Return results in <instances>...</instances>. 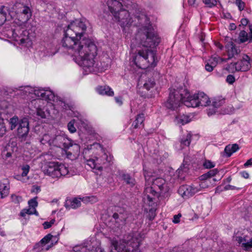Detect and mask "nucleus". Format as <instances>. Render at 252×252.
<instances>
[{"label":"nucleus","mask_w":252,"mask_h":252,"mask_svg":"<svg viewBox=\"0 0 252 252\" xmlns=\"http://www.w3.org/2000/svg\"><path fill=\"white\" fill-rule=\"evenodd\" d=\"M249 165H252V158H250L244 164L245 166H248Z\"/></svg>","instance_id":"obj_61"},{"label":"nucleus","mask_w":252,"mask_h":252,"mask_svg":"<svg viewBox=\"0 0 252 252\" xmlns=\"http://www.w3.org/2000/svg\"><path fill=\"white\" fill-rule=\"evenodd\" d=\"M79 247H75L74 248V251L77 252L79 251ZM80 252H93V250L90 251L87 247H82L81 248Z\"/></svg>","instance_id":"obj_47"},{"label":"nucleus","mask_w":252,"mask_h":252,"mask_svg":"<svg viewBox=\"0 0 252 252\" xmlns=\"http://www.w3.org/2000/svg\"><path fill=\"white\" fill-rule=\"evenodd\" d=\"M218 173V170L217 169H213L210 170L208 173L202 175L201 176V178L202 179H210L211 180V177L215 176Z\"/></svg>","instance_id":"obj_35"},{"label":"nucleus","mask_w":252,"mask_h":252,"mask_svg":"<svg viewBox=\"0 0 252 252\" xmlns=\"http://www.w3.org/2000/svg\"><path fill=\"white\" fill-rule=\"evenodd\" d=\"M29 122L27 118L20 119V123L17 127V136L22 140H25L29 132Z\"/></svg>","instance_id":"obj_14"},{"label":"nucleus","mask_w":252,"mask_h":252,"mask_svg":"<svg viewBox=\"0 0 252 252\" xmlns=\"http://www.w3.org/2000/svg\"><path fill=\"white\" fill-rule=\"evenodd\" d=\"M6 20L5 13L0 9V26L2 25Z\"/></svg>","instance_id":"obj_51"},{"label":"nucleus","mask_w":252,"mask_h":252,"mask_svg":"<svg viewBox=\"0 0 252 252\" xmlns=\"http://www.w3.org/2000/svg\"><path fill=\"white\" fill-rule=\"evenodd\" d=\"M29 207L32 209V211H36V207L37 206L38 203L36 200V198H32L28 201Z\"/></svg>","instance_id":"obj_38"},{"label":"nucleus","mask_w":252,"mask_h":252,"mask_svg":"<svg viewBox=\"0 0 252 252\" xmlns=\"http://www.w3.org/2000/svg\"><path fill=\"white\" fill-rule=\"evenodd\" d=\"M176 120L178 124L185 125L190 121L189 117L183 114L182 115H179L176 117Z\"/></svg>","instance_id":"obj_28"},{"label":"nucleus","mask_w":252,"mask_h":252,"mask_svg":"<svg viewBox=\"0 0 252 252\" xmlns=\"http://www.w3.org/2000/svg\"><path fill=\"white\" fill-rule=\"evenodd\" d=\"M238 39L240 43L252 42V25H249L247 30L241 31Z\"/></svg>","instance_id":"obj_18"},{"label":"nucleus","mask_w":252,"mask_h":252,"mask_svg":"<svg viewBox=\"0 0 252 252\" xmlns=\"http://www.w3.org/2000/svg\"><path fill=\"white\" fill-rule=\"evenodd\" d=\"M81 205L80 198H74L72 200H69L67 202L65 206L66 208L70 207L72 209H76Z\"/></svg>","instance_id":"obj_25"},{"label":"nucleus","mask_w":252,"mask_h":252,"mask_svg":"<svg viewBox=\"0 0 252 252\" xmlns=\"http://www.w3.org/2000/svg\"><path fill=\"white\" fill-rule=\"evenodd\" d=\"M182 92H185V90H170L168 99L165 103V106L167 108L174 110L180 106L182 103H184V100L187 99L186 92L183 96Z\"/></svg>","instance_id":"obj_9"},{"label":"nucleus","mask_w":252,"mask_h":252,"mask_svg":"<svg viewBox=\"0 0 252 252\" xmlns=\"http://www.w3.org/2000/svg\"><path fill=\"white\" fill-rule=\"evenodd\" d=\"M242 246L245 248L246 250L252 248V238L250 240H247L246 242L242 244Z\"/></svg>","instance_id":"obj_42"},{"label":"nucleus","mask_w":252,"mask_h":252,"mask_svg":"<svg viewBox=\"0 0 252 252\" xmlns=\"http://www.w3.org/2000/svg\"><path fill=\"white\" fill-rule=\"evenodd\" d=\"M155 85V82L154 79L150 78L148 79V80L146 81V82L144 83L143 87L146 90H149L151 88H153Z\"/></svg>","instance_id":"obj_34"},{"label":"nucleus","mask_w":252,"mask_h":252,"mask_svg":"<svg viewBox=\"0 0 252 252\" xmlns=\"http://www.w3.org/2000/svg\"><path fill=\"white\" fill-rule=\"evenodd\" d=\"M216 66V63L215 62L213 63V64H210L209 63H207L205 65V69L208 72H211L213 71L214 68Z\"/></svg>","instance_id":"obj_45"},{"label":"nucleus","mask_w":252,"mask_h":252,"mask_svg":"<svg viewBox=\"0 0 252 252\" xmlns=\"http://www.w3.org/2000/svg\"><path fill=\"white\" fill-rule=\"evenodd\" d=\"M116 102L119 105H122L123 103L122 97L121 96H118L115 97Z\"/></svg>","instance_id":"obj_56"},{"label":"nucleus","mask_w":252,"mask_h":252,"mask_svg":"<svg viewBox=\"0 0 252 252\" xmlns=\"http://www.w3.org/2000/svg\"><path fill=\"white\" fill-rule=\"evenodd\" d=\"M117 176L122 180H124L126 184L129 185L130 186L134 185L135 180L131 177L128 174L126 173L124 171H119L117 172Z\"/></svg>","instance_id":"obj_22"},{"label":"nucleus","mask_w":252,"mask_h":252,"mask_svg":"<svg viewBox=\"0 0 252 252\" xmlns=\"http://www.w3.org/2000/svg\"><path fill=\"white\" fill-rule=\"evenodd\" d=\"M141 238L137 233H131L124 236V238L118 242L111 240L112 248L110 252H139Z\"/></svg>","instance_id":"obj_4"},{"label":"nucleus","mask_w":252,"mask_h":252,"mask_svg":"<svg viewBox=\"0 0 252 252\" xmlns=\"http://www.w3.org/2000/svg\"><path fill=\"white\" fill-rule=\"evenodd\" d=\"M186 95L187 99L184 100V104L188 107L206 106L211 102L208 96L203 92H199L190 95L189 92H186Z\"/></svg>","instance_id":"obj_8"},{"label":"nucleus","mask_w":252,"mask_h":252,"mask_svg":"<svg viewBox=\"0 0 252 252\" xmlns=\"http://www.w3.org/2000/svg\"><path fill=\"white\" fill-rule=\"evenodd\" d=\"M20 123V120H19L18 117L16 116H14L12 118H10L9 121L10 129L13 130L17 126L18 127Z\"/></svg>","instance_id":"obj_27"},{"label":"nucleus","mask_w":252,"mask_h":252,"mask_svg":"<svg viewBox=\"0 0 252 252\" xmlns=\"http://www.w3.org/2000/svg\"><path fill=\"white\" fill-rule=\"evenodd\" d=\"M236 189V188L235 187L230 185H226L224 187V189L225 190H233V189Z\"/></svg>","instance_id":"obj_57"},{"label":"nucleus","mask_w":252,"mask_h":252,"mask_svg":"<svg viewBox=\"0 0 252 252\" xmlns=\"http://www.w3.org/2000/svg\"><path fill=\"white\" fill-rule=\"evenodd\" d=\"M6 129L4 120L0 117V137L3 136L6 133Z\"/></svg>","instance_id":"obj_36"},{"label":"nucleus","mask_w":252,"mask_h":252,"mask_svg":"<svg viewBox=\"0 0 252 252\" xmlns=\"http://www.w3.org/2000/svg\"><path fill=\"white\" fill-rule=\"evenodd\" d=\"M107 5L110 12L114 15L122 10V3L117 0H108Z\"/></svg>","instance_id":"obj_20"},{"label":"nucleus","mask_w":252,"mask_h":252,"mask_svg":"<svg viewBox=\"0 0 252 252\" xmlns=\"http://www.w3.org/2000/svg\"><path fill=\"white\" fill-rule=\"evenodd\" d=\"M96 91L100 95H105L108 96H112L114 93L112 89L108 86H99L96 88Z\"/></svg>","instance_id":"obj_21"},{"label":"nucleus","mask_w":252,"mask_h":252,"mask_svg":"<svg viewBox=\"0 0 252 252\" xmlns=\"http://www.w3.org/2000/svg\"><path fill=\"white\" fill-rule=\"evenodd\" d=\"M215 45L218 48L220 49V50H222L223 48V45L219 42H215Z\"/></svg>","instance_id":"obj_60"},{"label":"nucleus","mask_w":252,"mask_h":252,"mask_svg":"<svg viewBox=\"0 0 252 252\" xmlns=\"http://www.w3.org/2000/svg\"><path fill=\"white\" fill-rule=\"evenodd\" d=\"M43 173L53 178H59L68 174V168L63 164L50 162L42 169Z\"/></svg>","instance_id":"obj_7"},{"label":"nucleus","mask_w":252,"mask_h":252,"mask_svg":"<svg viewBox=\"0 0 252 252\" xmlns=\"http://www.w3.org/2000/svg\"><path fill=\"white\" fill-rule=\"evenodd\" d=\"M144 121V115L143 114H140L137 116L135 121L132 124L134 128H137L139 125H141Z\"/></svg>","instance_id":"obj_29"},{"label":"nucleus","mask_w":252,"mask_h":252,"mask_svg":"<svg viewBox=\"0 0 252 252\" xmlns=\"http://www.w3.org/2000/svg\"><path fill=\"white\" fill-rule=\"evenodd\" d=\"M37 115L40 116L41 118H45L46 115L45 112L41 108H37L36 110Z\"/></svg>","instance_id":"obj_50"},{"label":"nucleus","mask_w":252,"mask_h":252,"mask_svg":"<svg viewBox=\"0 0 252 252\" xmlns=\"http://www.w3.org/2000/svg\"><path fill=\"white\" fill-rule=\"evenodd\" d=\"M22 173L21 174L22 177H26L29 172L30 166L28 164H24L21 166Z\"/></svg>","instance_id":"obj_39"},{"label":"nucleus","mask_w":252,"mask_h":252,"mask_svg":"<svg viewBox=\"0 0 252 252\" xmlns=\"http://www.w3.org/2000/svg\"><path fill=\"white\" fill-rule=\"evenodd\" d=\"M239 149V145L237 144H229L224 149V153L226 157H230L234 153Z\"/></svg>","instance_id":"obj_23"},{"label":"nucleus","mask_w":252,"mask_h":252,"mask_svg":"<svg viewBox=\"0 0 252 252\" xmlns=\"http://www.w3.org/2000/svg\"><path fill=\"white\" fill-rule=\"evenodd\" d=\"M201 179L202 180L201 182L200 183L199 186L196 187L199 189V191L201 189H205L208 188L211 182L210 179L207 178V179H202L201 178Z\"/></svg>","instance_id":"obj_32"},{"label":"nucleus","mask_w":252,"mask_h":252,"mask_svg":"<svg viewBox=\"0 0 252 252\" xmlns=\"http://www.w3.org/2000/svg\"><path fill=\"white\" fill-rule=\"evenodd\" d=\"M226 52L228 58V60L231 59L232 58H238L240 53V50L239 48L237 47L236 45L232 42H228L225 45Z\"/></svg>","instance_id":"obj_17"},{"label":"nucleus","mask_w":252,"mask_h":252,"mask_svg":"<svg viewBox=\"0 0 252 252\" xmlns=\"http://www.w3.org/2000/svg\"><path fill=\"white\" fill-rule=\"evenodd\" d=\"M74 123L75 121L72 120L67 125L68 129L71 133H74L76 131V129L74 126Z\"/></svg>","instance_id":"obj_41"},{"label":"nucleus","mask_w":252,"mask_h":252,"mask_svg":"<svg viewBox=\"0 0 252 252\" xmlns=\"http://www.w3.org/2000/svg\"><path fill=\"white\" fill-rule=\"evenodd\" d=\"M135 38L142 46L147 47L157 46L160 42V39L149 23L139 29Z\"/></svg>","instance_id":"obj_5"},{"label":"nucleus","mask_w":252,"mask_h":252,"mask_svg":"<svg viewBox=\"0 0 252 252\" xmlns=\"http://www.w3.org/2000/svg\"><path fill=\"white\" fill-rule=\"evenodd\" d=\"M226 81L230 84H232L235 82V78L232 75H228L226 78Z\"/></svg>","instance_id":"obj_52"},{"label":"nucleus","mask_w":252,"mask_h":252,"mask_svg":"<svg viewBox=\"0 0 252 252\" xmlns=\"http://www.w3.org/2000/svg\"><path fill=\"white\" fill-rule=\"evenodd\" d=\"M203 165L206 168H211L215 166V164L210 160H206L204 162Z\"/></svg>","instance_id":"obj_49"},{"label":"nucleus","mask_w":252,"mask_h":252,"mask_svg":"<svg viewBox=\"0 0 252 252\" xmlns=\"http://www.w3.org/2000/svg\"><path fill=\"white\" fill-rule=\"evenodd\" d=\"M114 18L124 29L129 27L133 22L128 11L124 9L121 10L119 12L115 14Z\"/></svg>","instance_id":"obj_11"},{"label":"nucleus","mask_w":252,"mask_h":252,"mask_svg":"<svg viewBox=\"0 0 252 252\" xmlns=\"http://www.w3.org/2000/svg\"><path fill=\"white\" fill-rule=\"evenodd\" d=\"M237 241L239 244L241 243L242 244L243 243L246 242L247 239H246V238H244L243 239L242 237H239L238 238Z\"/></svg>","instance_id":"obj_58"},{"label":"nucleus","mask_w":252,"mask_h":252,"mask_svg":"<svg viewBox=\"0 0 252 252\" xmlns=\"http://www.w3.org/2000/svg\"><path fill=\"white\" fill-rule=\"evenodd\" d=\"M152 187L157 190L160 195H164L169 191V188L165 183V181L161 178L154 180Z\"/></svg>","instance_id":"obj_16"},{"label":"nucleus","mask_w":252,"mask_h":252,"mask_svg":"<svg viewBox=\"0 0 252 252\" xmlns=\"http://www.w3.org/2000/svg\"><path fill=\"white\" fill-rule=\"evenodd\" d=\"M181 217V214L175 215L173 218V222L175 223H178L180 221V218Z\"/></svg>","instance_id":"obj_54"},{"label":"nucleus","mask_w":252,"mask_h":252,"mask_svg":"<svg viewBox=\"0 0 252 252\" xmlns=\"http://www.w3.org/2000/svg\"><path fill=\"white\" fill-rule=\"evenodd\" d=\"M52 237L53 236L51 234H49L42 238L40 241V242L42 244H46L49 242Z\"/></svg>","instance_id":"obj_44"},{"label":"nucleus","mask_w":252,"mask_h":252,"mask_svg":"<svg viewBox=\"0 0 252 252\" xmlns=\"http://www.w3.org/2000/svg\"><path fill=\"white\" fill-rule=\"evenodd\" d=\"M222 103L221 100H215L213 102V106L215 108H218L221 105Z\"/></svg>","instance_id":"obj_53"},{"label":"nucleus","mask_w":252,"mask_h":252,"mask_svg":"<svg viewBox=\"0 0 252 252\" xmlns=\"http://www.w3.org/2000/svg\"><path fill=\"white\" fill-rule=\"evenodd\" d=\"M249 23V20L247 18H243L241 20V24L242 26H246Z\"/></svg>","instance_id":"obj_55"},{"label":"nucleus","mask_w":252,"mask_h":252,"mask_svg":"<svg viewBox=\"0 0 252 252\" xmlns=\"http://www.w3.org/2000/svg\"><path fill=\"white\" fill-rule=\"evenodd\" d=\"M196 0H188V3L190 6H194Z\"/></svg>","instance_id":"obj_63"},{"label":"nucleus","mask_w":252,"mask_h":252,"mask_svg":"<svg viewBox=\"0 0 252 252\" xmlns=\"http://www.w3.org/2000/svg\"><path fill=\"white\" fill-rule=\"evenodd\" d=\"M13 9L15 10L18 20L21 23L15 28L7 30L4 33L5 35L8 38H12L19 44L28 43L30 42L29 37V32L21 26L27 23L32 16L31 6L24 3L16 2L13 6Z\"/></svg>","instance_id":"obj_2"},{"label":"nucleus","mask_w":252,"mask_h":252,"mask_svg":"<svg viewBox=\"0 0 252 252\" xmlns=\"http://www.w3.org/2000/svg\"><path fill=\"white\" fill-rule=\"evenodd\" d=\"M251 67L250 58L248 55L245 54L243 55L239 61L231 63L229 65L230 68L237 71H246L249 70Z\"/></svg>","instance_id":"obj_12"},{"label":"nucleus","mask_w":252,"mask_h":252,"mask_svg":"<svg viewBox=\"0 0 252 252\" xmlns=\"http://www.w3.org/2000/svg\"><path fill=\"white\" fill-rule=\"evenodd\" d=\"M236 29V26L234 23H231L229 25V29L230 30H235Z\"/></svg>","instance_id":"obj_62"},{"label":"nucleus","mask_w":252,"mask_h":252,"mask_svg":"<svg viewBox=\"0 0 252 252\" xmlns=\"http://www.w3.org/2000/svg\"><path fill=\"white\" fill-rule=\"evenodd\" d=\"M151 208L149 209V219L152 220L156 216V211L157 209V206H151Z\"/></svg>","instance_id":"obj_37"},{"label":"nucleus","mask_w":252,"mask_h":252,"mask_svg":"<svg viewBox=\"0 0 252 252\" xmlns=\"http://www.w3.org/2000/svg\"><path fill=\"white\" fill-rule=\"evenodd\" d=\"M191 135L190 133H187V134L181 139V144L187 146H189L191 141Z\"/></svg>","instance_id":"obj_33"},{"label":"nucleus","mask_w":252,"mask_h":252,"mask_svg":"<svg viewBox=\"0 0 252 252\" xmlns=\"http://www.w3.org/2000/svg\"><path fill=\"white\" fill-rule=\"evenodd\" d=\"M9 187L7 184L0 183V197L3 198L9 193Z\"/></svg>","instance_id":"obj_24"},{"label":"nucleus","mask_w":252,"mask_h":252,"mask_svg":"<svg viewBox=\"0 0 252 252\" xmlns=\"http://www.w3.org/2000/svg\"><path fill=\"white\" fill-rule=\"evenodd\" d=\"M203 2L208 7H212L217 4L216 0H202Z\"/></svg>","instance_id":"obj_40"},{"label":"nucleus","mask_w":252,"mask_h":252,"mask_svg":"<svg viewBox=\"0 0 252 252\" xmlns=\"http://www.w3.org/2000/svg\"><path fill=\"white\" fill-rule=\"evenodd\" d=\"M95 145L96 148L99 147V151L94 153L92 150L85 149L83 152L84 158L86 164L92 169L101 171L103 166L107 165L111 161L112 158L108 156L99 144L94 145Z\"/></svg>","instance_id":"obj_3"},{"label":"nucleus","mask_w":252,"mask_h":252,"mask_svg":"<svg viewBox=\"0 0 252 252\" xmlns=\"http://www.w3.org/2000/svg\"><path fill=\"white\" fill-rule=\"evenodd\" d=\"M227 62V59L220 58L219 56H215L213 57H212L209 60V63L210 64H213V63L215 62L216 63V65L218 63H221L223 62Z\"/></svg>","instance_id":"obj_31"},{"label":"nucleus","mask_w":252,"mask_h":252,"mask_svg":"<svg viewBox=\"0 0 252 252\" xmlns=\"http://www.w3.org/2000/svg\"><path fill=\"white\" fill-rule=\"evenodd\" d=\"M241 176L245 179H248L249 177V174L246 171H243L241 173Z\"/></svg>","instance_id":"obj_59"},{"label":"nucleus","mask_w":252,"mask_h":252,"mask_svg":"<svg viewBox=\"0 0 252 252\" xmlns=\"http://www.w3.org/2000/svg\"><path fill=\"white\" fill-rule=\"evenodd\" d=\"M34 94L40 97L42 99H45L48 101H55V95L50 90L39 89L38 90H35L34 91Z\"/></svg>","instance_id":"obj_19"},{"label":"nucleus","mask_w":252,"mask_h":252,"mask_svg":"<svg viewBox=\"0 0 252 252\" xmlns=\"http://www.w3.org/2000/svg\"><path fill=\"white\" fill-rule=\"evenodd\" d=\"M53 146L62 149H68L73 146L72 142L64 135H58L53 137Z\"/></svg>","instance_id":"obj_13"},{"label":"nucleus","mask_w":252,"mask_h":252,"mask_svg":"<svg viewBox=\"0 0 252 252\" xmlns=\"http://www.w3.org/2000/svg\"><path fill=\"white\" fill-rule=\"evenodd\" d=\"M95 252H107L104 251V250L100 247L97 248L95 249Z\"/></svg>","instance_id":"obj_64"},{"label":"nucleus","mask_w":252,"mask_h":252,"mask_svg":"<svg viewBox=\"0 0 252 252\" xmlns=\"http://www.w3.org/2000/svg\"><path fill=\"white\" fill-rule=\"evenodd\" d=\"M88 24L87 21L71 22L65 31L62 45L72 54L80 66L92 71L95 66L97 48L91 39L83 37Z\"/></svg>","instance_id":"obj_1"},{"label":"nucleus","mask_w":252,"mask_h":252,"mask_svg":"<svg viewBox=\"0 0 252 252\" xmlns=\"http://www.w3.org/2000/svg\"><path fill=\"white\" fill-rule=\"evenodd\" d=\"M235 4L238 7V8L240 11L244 9L245 3L241 0H236Z\"/></svg>","instance_id":"obj_43"},{"label":"nucleus","mask_w":252,"mask_h":252,"mask_svg":"<svg viewBox=\"0 0 252 252\" xmlns=\"http://www.w3.org/2000/svg\"><path fill=\"white\" fill-rule=\"evenodd\" d=\"M198 191H199V189L195 187L194 185H183L180 187L178 189L179 194L185 199L192 196Z\"/></svg>","instance_id":"obj_15"},{"label":"nucleus","mask_w":252,"mask_h":252,"mask_svg":"<svg viewBox=\"0 0 252 252\" xmlns=\"http://www.w3.org/2000/svg\"><path fill=\"white\" fill-rule=\"evenodd\" d=\"M55 222V220H52L50 221H45L43 223V227L45 229H48L52 226Z\"/></svg>","instance_id":"obj_46"},{"label":"nucleus","mask_w":252,"mask_h":252,"mask_svg":"<svg viewBox=\"0 0 252 252\" xmlns=\"http://www.w3.org/2000/svg\"><path fill=\"white\" fill-rule=\"evenodd\" d=\"M40 142L43 144H48L50 146L53 145V138H52L48 134H45L40 140Z\"/></svg>","instance_id":"obj_26"},{"label":"nucleus","mask_w":252,"mask_h":252,"mask_svg":"<svg viewBox=\"0 0 252 252\" xmlns=\"http://www.w3.org/2000/svg\"><path fill=\"white\" fill-rule=\"evenodd\" d=\"M160 194L152 187H146L143 193V200L149 206H157L158 198Z\"/></svg>","instance_id":"obj_10"},{"label":"nucleus","mask_w":252,"mask_h":252,"mask_svg":"<svg viewBox=\"0 0 252 252\" xmlns=\"http://www.w3.org/2000/svg\"><path fill=\"white\" fill-rule=\"evenodd\" d=\"M133 60L136 66L143 69L154 67L157 63L156 53L147 48L138 50Z\"/></svg>","instance_id":"obj_6"},{"label":"nucleus","mask_w":252,"mask_h":252,"mask_svg":"<svg viewBox=\"0 0 252 252\" xmlns=\"http://www.w3.org/2000/svg\"><path fill=\"white\" fill-rule=\"evenodd\" d=\"M56 103L57 104L55 105L58 108H62L65 109H66V104L63 101L59 100V101H57Z\"/></svg>","instance_id":"obj_48"},{"label":"nucleus","mask_w":252,"mask_h":252,"mask_svg":"<svg viewBox=\"0 0 252 252\" xmlns=\"http://www.w3.org/2000/svg\"><path fill=\"white\" fill-rule=\"evenodd\" d=\"M26 214H28V215L34 214L37 216H38V213L37 211H32V209L31 208H30V207L29 209H23L20 213V216L22 217H25L26 216Z\"/></svg>","instance_id":"obj_30"}]
</instances>
